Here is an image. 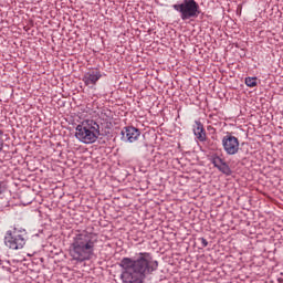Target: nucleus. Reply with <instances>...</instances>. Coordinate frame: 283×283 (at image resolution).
<instances>
[{
  "label": "nucleus",
  "mask_w": 283,
  "mask_h": 283,
  "mask_svg": "<svg viewBox=\"0 0 283 283\" xmlns=\"http://www.w3.org/2000/svg\"><path fill=\"white\" fill-rule=\"evenodd\" d=\"M122 281L124 283H145L147 275L158 271V261L154 260L151 253L139 252L135 259L124 258L119 263Z\"/></svg>",
  "instance_id": "f257e3e1"
},
{
  "label": "nucleus",
  "mask_w": 283,
  "mask_h": 283,
  "mask_svg": "<svg viewBox=\"0 0 283 283\" xmlns=\"http://www.w3.org/2000/svg\"><path fill=\"white\" fill-rule=\"evenodd\" d=\"M96 237L92 232L83 231L76 234L70 247V255L75 262H85L94 256L96 249Z\"/></svg>",
  "instance_id": "f03ea898"
},
{
  "label": "nucleus",
  "mask_w": 283,
  "mask_h": 283,
  "mask_svg": "<svg viewBox=\"0 0 283 283\" xmlns=\"http://www.w3.org/2000/svg\"><path fill=\"white\" fill-rule=\"evenodd\" d=\"M101 136V126L94 119H85L75 128V138L84 145H93Z\"/></svg>",
  "instance_id": "7ed1b4c3"
},
{
  "label": "nucleus",
  "mask_w": 283,
  "mask_h": 283,
  "mask_svg": "<svg viewBox=\"0 0 283 283\" xmlns=\"http://www.w3.org/2000/svg\"><path fill=\"white\" fill-rule=\"evenodd\" d=\"M172 8L180 13L182 21L200 17V4L196 0H184L180 4H174Z\"/></svg>",
  "instance_id": "20e7f679"
},
{
  "label": "nucleus",
  "mask_w": 283,
  "mask_h": 283,
  "mask_svg": "<svg viewBox=\"0 0 283 283\" xmlns=\"http://www.w3.org/2000/svg\"><path fill=\"white\" fill-rule=\"evenodd\" d=\"M222 147L228 156H235L240 151V139L231 133L222 137Z\"/></svg>",
  "instance_id": "39448f33"
},
{
  "label": "nucleus",
  "mask_w": 283,
  "mask_h": 283,
  "mask_svg": "<svg viewBox=\"0 0 283 283\" xmlns=\"http://www.w3.org/2000/svg\"><path fill=\"white\" fill-rule=\"evenodd\" d=\"M4 244L9 249L17 251L25 247V238H23V235L17 231H9L4 237Z\"/></svg>",
  "instance_id": "423d86ee"
},
{
  "label": "nucleus",
  "mask_w": 283,
  "mask_h": 283,
  "mask_svg": "<svg viewBox=\"0 0 283 283\" xmlns=\"http://www.w3.org/2000/svg\"><path fill=\"white\" fill-rule=\"evenodd\" d=\"M122 138L127 140V143H136L140 138V129L134 126H125L122 129Z\"/></svg>",
  "instance_id": "0eeeda50"
},
{
  "label": "nucleus",
  "mask_w": 283,
  "mask_h": 283,
  "mask_svg": "<svg viewBox=\"0 0 283 283\" xmlns=\"http://www.w3.org/2000/svg\"><path fill=\"white\" fill-rule=\"evenodd\" d=\"M102 77L103 74H101V71L91 70L84 74L82 81L86 85V87H90V85H96Z\"/></svg>",
  "instance_id": "6e6552de"
},
{
  "label": "nucleus",
  "mask_w": 283,
  "mask_h": 283,
  "mask_svg": "<svg viewBox=\"0 0 283 283\" xmlns=\"http://www.w3.org/2000/svg\"><path fill=\"white\" fill-rule=\"evenodd\" d=\"M211 163L214 167H217V169H219V171L226 174V176H231V168L229 167V165H227V161H224L223 158H221L218 155H214L211 158Z\"/></svg>",
  "instance_id": "1a4fd4ad"
},
{
  "label": "nucleus",
  "mask_w": 283,
  "mask_h": 283,
  "mask_svg": "<svg viewBox=\"0 0 283 283\" xmlns=\"http://www.w3.org/2000/svg\"><path fill=\"white\" fill-rule=\"evenodd\" d=\"M195 135L199 138V140H205V129L202 128L201 124L197 125L195 129Z\"/></svg>",
  "instance_id": "9d476101"
},
{
  "label": "nucleus",
  "mask_w": 283,
  "mask_h": 283,
  "mask_svg": "<svg viewBox=\"0 0 283 283\" xmlns=\"http://www.w3.org/2000/svg\"><path fill=\"white\" fill-rule=\"evenodd\" d=\"M245 85L248 87H256L258 86V77H247Z\"/></svg>",
  "instance_id": "9b49d317"
},
{
  "label": "nucleus",
  "mask_w": 283,
  "mask_h": 283,
  "mask_svg": "<svg viewBox=\"0 0 283 283\" xmlns=\"http://www.w3.org/2000/svg\"><path fill=\"white\" fill-rule=\"evenodd\" d=\"M200 240H201L202 247H209V242L207 241V239L201 238Z\"/></svg>",
  "instance_id": "f8f14e48"
},
{
  "label": "nucleus",
  "mask_w": 283,
  "mask_h": 283,
  "mask_svg": "<svg viewBox=\"0 0 283 283\" xmlns=\"http://www.w3.org/2000/svg\"><path fill=\"white\" fill-rule=\"evenodd\" d=\"M0 136H3V132L0 130ZM0 149H3V140L0 139Z\"/></svg>",
  "instance_id": "ddd939ff"
}]
</instances>
